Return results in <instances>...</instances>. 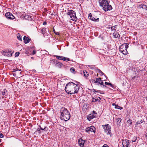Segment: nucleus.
Listing matches in <instances>:
<instances>
[{
	"label": "nucleus",
	"instance_id": "nucleus-15",
	"mask_svg": "<svg viewBox=\"0 0 147 147\" xmlns=\"http://www.w3.org/2000/svg\"><path fill=\"white\" fill-rule=\"evenodd\" d=\"M88 18L89 19H90L91 20L94 21L95 22H98L99 21V18H96L92 16V15L91 13H89L88 15Z\"/></svg>",
	"mask_w": 147,
	"mask_h": 147
},
{
	"label": "nucleus",
	"instance_id": "nucleus-5",
	"mask_svg": "<svg viewBox=\"0 0 147 147\" xmlns=\"http://www.w3.org/2000/svg\"><path fill=\"white\" fill-rule=\"evenodd\" d=\"M108 4L105 5L102 9L105 12L108 11H110L112 9V7L111 5H109V2H108Z\"/></svg>",
	"mask_w": 147,
	"mask_h": 147
},
{
	"label": "nucleus",
	"instance_id": "nucleus-21",
	"mask_svg": "<svg viewBox=\"0 0 147 147\" xmlns=\"http://www.w3.org/2000/svg\"><path fill=\"white\" fill-rule=\"evenodd\" d=\"M7 91L6 89H4L3 90V91H1V96H3L5 95L6 93H7Z\"/></svg>",
	"mask_w": 147,
	"mask_h": 147
},
{
	"label": "nucleus",
	"instance_id": "nucleus-31",
	"mask_svg": "<svg viewBox=\"0 0 147 147\" xmlns=\"http://www.w3.org/2000/svg\"><path fill=\"white\" fill-rule=\"evenodd\" d=\"M88 66L89 67H90V69H94L95 67V66L92 65H88Z\"/></svg>",
	"mask_w": 147,
	"mask_h": 147
},
{
	"label": "nucleus",
	"instance_id": "nucleus-43",
	"mask_svg": "<svg viewBox=\"0 0 147 147\" xmlns=\"http://www.w3.org/2000/svg\"><path fill=\"white\" fill-rule=\"evenodd\" d=\"M101 99L100 97H98L96 99L97 100H98L100 102V100Z\"/></svg>",
	"mask_w": 147,
	"mask_h": 147
},
{
	"label": "nucleus",
	"instance_id": "nucleus-51",
	"mask_svg": "<svg viewBox=\"0 0 147 147\" xmlns=\"http://www.w3.org/2000/svg\"><path fill=\"white\" fill-rule=\"evenodd\" d=\"M146 139H147V133H146Z\"/></svg>",
	"mask_w": 147,
	"mask_h": 147
},
{
	"label": "nucleus",
	"instance_id": "nucleus-32",
	"mask_svg": "<svg viewBox=\"0 0 147 147\" xmlns=\"http://www.w3.org/2000/svg\"><path fill=\"white\" fill-rule=\"evenodd\" d=\"M70 71L71 72H74V71H75V70L74 68L73 67H71L70 69Z\"/></svg>",
	"mask_w": 147,
	"mask_h": 147
},
{
	"label": "nucleus",
	"instance_id": "nucleus-27",
	"mask_svg": "<svg viewBox=\"0 0 147 147\" xmlns=\"http://www.w3.org/2000/svg\"><path fill=\"white\" fill-rule=\"evenodd\" d=\"M127 123L129 125H130L132 124V120L131 119H129L127 121Z\"/></svg>",
	"mask_w": 147,
	"mask_h": 147
},
{
	"label": "nucleus",
	"instance_id": "nucleus-6",
	"mask_svg": "<svg viewBox=\"0 0 147 147\" xmlns=\"http://www.w3.org/2000/svg\"><path fill=\"white\" fill-rule=\"evenodd\" d=\"M108 4L105 5L102 9L105 12L108 11H110L112 9V7L111 5H109V2H108Z\"/></svg>",
	"mask_w": 147,
	"mask_h": 147
},
{
	"label": "nucleus",
	"instance_id": "nucleus-39",
	"mask_svg": "<svg viewBox=\"0 0 147 147\" xmlns=\"http://www.w3.org/2000/svg\"><path fill=\"white\" fill-rule=\"evenodd\" d=\"M96 99L95 98H92V102H95L97 101Z\"/></svg>",
	"mask_w": 147,
	"mask_h": 147
},
{
	"label": "nucleus",
	"instance_id": "nucleus-50",
	"mask_svg": "<svg viewBox=\"0 0 147 147\" xmlns=\"http://www.w3.org/2000/svg\"><path fill=\"white\" fill-rule=\"evenodd\" d=\"M46 24H47V23L46 22H43V25H45Z\"/></svg>",
	"mask_w": 147,
	"mask_h": 147
},
{
	"label": "nucleus",
	"instance_id": "nucleus-2",
	"mask_svg": "<svg viewBox=\"0 0 147 147\" xmlns=\"http://www.w3.org/2000/svg\"><path fill=\"white\" fill-rule=\"evenodd\" d=\"M60 119L62 120L66 121L69 120L70 118L69 112L67 109L62 107L60 110Z\"/></svg>",
	"mask_w": 147,
	"mask_h": 147
},
{
	"label": "nucleus",
	"instance_id": "nucleus-3",
	"mask_svg": "<svg viewBox=\"0 0 147 147\" xmlns=\"http://www.w3.org/2000/svg\"><path fill=\"white\" fill-rule=\"evenodd\" d=\"M67 14L70 16L71 20L75 21H77V18L76 16V13L74 11L72 10H69L68 11Z\"/></svg>",
	"mask_w": 147,
	"mask_h": 147
},
{
	"label": "nucleus",
	"instance_id": "nucleus-54",
	"mask_svg": "<svg viewBox=\"0 0 147 147\" xmlns=\"http://www.w3.org/2000/svg\"><path fill=\"white\" fill-rule=\"evenodd\" d=\"M2 103H5V101H2Z\"/></svg>",
	"mask_w": 147,
	"mask_h": 147
},
{
	"label": "nucleus",
	"instance_id": "nucleus-37",
	"mask_svg": "<svg viewBox=\"0 0 147 147\" xmlns=\"http://www.w3.org/2000/svg\"><path fill=\"white\" fill-rule=\"evenodd\" d=\"M13 72H15V71H17L18 70H19L20 71V70H19L17 68L13 69Z\"/></svg>",
	"mask_w": 147,
	"mask_h": 147
},
{
	"label": "nucleus",
	"instance_id": "nucleus-29",
	"mask_svg": "<svg viewBox=\"0 0 147 147\" xmlns=\"http://www.w3.org/2000/svg\"><path fill=\"white\" fill-rule=\"evenodd\" d=\"M83 74L84 76L86 77L88 75V73L86 71H83Z\"/></svg>",
	"mask_w": 147,
	"mask_h": 147
},
{
	"label": "nucleus",
	"instance_id": "nucleus-47",
	"mask_svg": "<svg viewBox=\"0 0 147 147\" xmlns=\"http://www.w3.org/2000/svg\"><path fill=\"white\" fill-rule=\"evenodd\" d=\"M139 121L140 123H142L143 121L141 119V120H140V121Z\"/></svg>",
	"mask_w": 147,
	"mask_h": 147
},
{
	"label": "nucleus",
	"instance_id": "nucleus-9",
	"mask_svg": "<svg viewBox=\"0 0 147 147\" xmlns=\"http://www.w3.org/2000/svg\"><path fill=\"white\" fill-rule=\"evenodd\" d=\"M128 43H124L121 45L119 47V51H122V50H124L125 49H127L128 48Z\"/></svg>",
	"mask_w": 147,
	"mask_h": 147
},
{
	"label": "nucleus",
	"instance_id": "nucleus-42",
	"mask_svg": "<svg viewBox=\"0 0 147 147\" xmlns=\"http://www.w3.org/2000/svg\"><path fill=\"white\" fill-rule=\"evenodd\" d=\"M36 51L35 50H34L33 51L32 53V54L33 55H34L36 53Z\"/></svg>",
	"mask_w": 147,
	"mask_h": 147
},
{
	"label": "nucleus",
	"instance_id": "nucleus-13",
	"mask_svg": "<svg viewBox=\"0 0 147 147\" xmlns=\"http://www.w3.org/2000/svg\"><path fill=\"white\" fill-rule=\"evenodd\" d=\"M94 129H95V127L93 126H91L90 127H88L86 129V132H88L89 133L90 132H94L95 131Z\"/></svg>",
	"mask_w": 147,
	"mask_h": 147
},
{
	"label": "nucleus",
	"instance_id": "nucleus-11",
	"mask_svg": "<svg viewBox=\"0 0 147 147\" xmlns=\"http://www.w3.org/2000/svg\"><path fill=\"white\" fill-rule=\"evenodd\" d=\"M56 58L62 60H63L67 61L69 60V59L68 58L65 57L63 56H59L58 55L55 56Z\"/></svg>",
	"mask_w": 147,
	"mask_h": 147
},
{
	"label": "nucleus",
	"instance_id": "nucleus-24",
	"mask_svg": "<svg viewBox=\"0 0 147 147\" xmlns=\"http://www.w3.org/2000/svg\"><path fill=\"white\" fill-rule=\"evenodd\" d=\"M118 125L119 124L121 121V118H118L116 119Z\"/></svg>",
	"mask_w": 147,
	"mask_h": 147
},
{
	"label": "nucleus",
	"instance_id": "nucleus-16",
	"mask_svg": "<svg viewBox=\"0 0 147 147\" xmlns=\"http://www.w3.org/2000/svg\"><path fill=\"white\" fill-rule=\"evenodd\" d=\"M85 143V140H83L82 139L80 138L78 140L79 144L81 147H84V144Z\"/></svg>",
	"mask_w": 147,
	"mask_h": 147
},
{
	"label": "nucleus",
	"instance_id": "nucleus-44",
	"mask_svg": "<svg viewBox=\"0 0 147 147\" xmlns=\"http://www.w3.org/2000/svg\"><path fill=\"white\" fill-rule=\"evenodd\" d=\"M3 135L2 134H0V137L1 138H3Z\"/></svg>",
	"mask_w": 147,
	"mask_h": 147
},
{
	"label": "nucleus",
	"instance_id": "nucleus-25",
	"mask_svg": "<svg viewBox=\"0 0 147 147\" xmlns=\"http://www.w3.org/2000/svg\"><path fill=\"white\" fill-rule=\"evenodd\" d=\"M113 35L115 38H119V37H120L119 35L117 32L114 33Z\"/></svg>",
	"mask_w": 147,
	"mask_h": 147
},
{
	"label": "nucleus",
	"instance_id": "nucleus-18",
	"mask_svg": "<svg viewBox=\"0 0 147 147\" xmlns=\"http://www.w3.org/2000/svg\"><path fill=\"white\" fill-rule=\"evenodd\" d=\"M96 115H93V113H92L89 115L87 118L88 120L90 121L91 120V119H92L96 117Z\"/></svg>",
	"mask_w": 147,
	"mask_h": 147
},
{
	"label": "nucleus",
	"instance_id": "nucleus-45",
	"mask_svg": "<svg viewBox=\"0 0 147 147\" xmlns=\"http://www.w3.org/2000/svg\"><path fill=\"white\" fill-rule=\"evenodd\" d=\"M53 31H54V33H55L56 34L58 35H59V33L58 32H55V31L54 30Z\"/></svg>",
	"mask_w": 147,
	"mask_h": 147
},
{
	"label": "nucleus",
	"instance_id": "nucleus-34",
	"mask_svg": "<svg viewBox=\"0 0 147 147\" xmlns=\"http://www.w3.org/2000/svg\"><path fill=\"white\" fill-rule=\"evenodd\" d=\"M114 27V26H112L111 27V28L112 31L116 30L115 29V28Z\"/></svg>",
	"mask_w": 147,
	"mask_h": 147
},
{
	"label": "nucleus",
	"instance_id": "nucleus-41",
	"mask_svg": "<svg viewBox=\"0 0 147 147\" xmlns=\"http://www.w3.org/2000/svg\"><path fill=\"white\" fill-rule=\"evenodd\" d=\"M99 72L100 73H101L102 75H103L104 74L100 69H98Z\"/></svg>",
	"mask_w": 147,
	"mask_h": 147
},
{
	"label": "nucleus",
	"instance_id": "nucleus-26",
	"mask_svg": "<svg viewBox=\"0 0 147 147\" xmlns=\"http://www.w3.org/2000/svg\"><path fill=\"white\" fill-rule=\"evenodd\" d=\"M105 84L106 85H107L108 86H111V87L113 88L114 86L111 83H109V82H105Z\"/></svg>",
	"mask_w": 147,
	"mask_h": 147
},
{
	"label": "nucleus",
	"instance_id": "nucleus-33",
	"mask_svg": "<svg viewBox=\"0 0 147 147\" xmlns=\"http://www.w3.org/2000/svg\"><path fill=\"white\" fill-rule=\"evenodd\" d=\"M90 80V82H92L93 83H95V82H94L95 81V80H94L92 79H91Z\"/></svg>",
	"mask_w": 147,
	"mask_h": 147
},
{
	"label": "nucleus",
	"instance_id": "nucleus-22",
	"mask_svg": "<svg viewBox=\"0 0 147 147\" xmlns=\"http://www.w3.org/2000/svg\"><path fill=\"white\" fill-rule=\"evenodd\" d=\"M42 33L44 35L46 32V28H43L41 30Z\"/></svg>",
	"mask_w": 147,
	"mask_h": 147
},
{
	"label": "nucleus",
	"instance_id": "nucleus-36",
	"mask_svg": "<svg viewBox=\"0 0 147 147\" xmlns=\"http://www.w3.org/2000/svg\"><path fill=\"white\" fill-rule=\"evenodd\" d=\"M19 54L20 53L19 52H16V53L15 55V57H18L19 55Z\"/></svg>",
	"mask_w": 147,
	"mask_h": 147
},
{
	"label": "nucleus",
	"instance_id": "nucleus-1",
	"mask_svg": "<svg viewBox=\"0 0 147 147\" xmlns=\"http://www.w3.org/2000/svg\"><path fill=\"white\" fill-rule=\"evenodd\" d=\"M80 86L78 84H75L72 82H69L67 84L65 89L66 92L69 94L77 93L79 91Z\"/></svg>",
	"mask_w": 147,
	"mask_h": 147
},
{
	"label": "nucleus",
	"instance_id": "nucleus-14",
	"mask_svg": "<svg viewBox=\"0 0 147 147\" xmlns=\"http://www.w3.org/2000/svg\"><path fill=\"white\" fill-rule=\"evenodd\" d=\"M2 54L4 56L7 57H10L12 55L11 53L8 50L3 51L2 52Z\"/></svg>",
	"mask_w": 147,
	"mask_h": 147
},
{
	"label": "nucleus",
	"instance_id": "nucleus-38",
	"mask_svg": "<svg viewBox=\"0 0 147 147\" xmlns=\"http://www.w3.org/2000/svg\"><path fill=\"white\" fill-rule=\"evenodd\" d=\"M40 128L42 130H45L46 128V126L44 128H43V127H41V126H40Z\"/></svg>",
	"mask_w": 147,
	"mask_h": 147
},
{
	"label": "nucleus",
	"instance_id": "nucleus-7",
	"mask_svg": "<svg viewBox=\"0 0 147 147\" xmlns=\"http://www.w3.org/2000/svg\"><path fill=\"white\" fill-rule=\"evenodd\" d=\"M108 1L107 0H99V3L100 4V6H101L103 8L105 5L108 4Z\"/></svg>",
	"mask_w": 147,
	"mask_h": 147
},
{
	"label": "nucleus",
	"instance_id": "nucleus-19",
	"mask_svg": "<svg viewBox=\"0 0 147 147\" xmlns=\"http://www.w3.org/2000/svg\"><path fill=\"white\" fill-rule=\"evenodd\" d=\"M113 105H115V109L121 110L123 108L122 107L119 106L118 105H115L114 103L113 104Z\"/></svg>",
	"mask_w": 147,
	"mask_h": 147
},
{
	"label": "nucleus",
	"instance_id": "nucleus-49",
	"mask_svg": "<svg viewBox=\"0 0 147 147\" xmlns=\"http://www.w3.org/2000/svg\"><path fill=\"white\" fill-rule=\"evenodd\" d=\"M37 131H38V132L39 133V134H40V129H38L37 130Z\"/></svg>",
	"mask_w": 147,
	"mask_h": 147
},
{
	"label": "nucleus",
	"instance_id": "nucleus-23",
	"mask_svg": "<svg viewBox=\"0 0 147 147\" xmlns=\"http://www.w3.org/2000/svg\"><path fill=\"white\" fill-rule=\"evenodd\" d=\"M120 51L124 55H127L128 53V52L127 51V49L122 50V51Z\"/></svg>",
	"mask_w": 147,
	"mask_h": 147
},
{
	"label": "nucleus",
	"instance_id": "nucleus-46",
	"mask_svg": "<svg viewBox=\"0 0 147 147\" xmlns=\"http://www.w3.org/2000/svg\"><path fill=\"white\" fill-rule=\"evenodd\" d=\"M143 4H142L139 5V7L140 8H143Z\"/></svg>",
	"mask_w": 147,
	"mask_h": 147
},
{
	"label": "nucleus",
	"instance_id": "nucleus-53",
	"mask_svg": "<svg viewBox=\"0 0 147 147\" xmlns=\"http://www.w3.org/2000/svg\"><path fill=\"white\" fill-rule=\"evenodd\" d=\"M117 26V25H115V26H114L115 28H115L116 27V26Z\"/></svg>",
	"mask_w": 147,
	"mask_h": 147
},
{
	"label": "nucleus",
	"instance_id": "nucleus-52",
	"mask_svg": "<svg viewBox=\"0 0 147 147\" xmlns=\"http://www.w3.org/2000/svg\"><path fill=\"white\" fill-rule=\"evenodd\" d=\"M94 92H98L97 91H96V90H94Z\"/></svg>",
	"mask_w": 147,
	"mask_h": 147
},
{
	"label": "nucleus",
	"instance_id": "nucleus-20",
	"mask_svg": "<svg viewBox=\"0 0 147 147\" xmlns=\"http://www.w3.org/2000/svg\"><path fill=\"white\" fill-rule=\"evenodd\" d=\"M24 18L27 20H29L31 19V16L28 15H25L24 16Z\"/></svg>",
	"mask_w": 147,
	"mask_h": 147
},
{
	"label": "nucleus",
	"instance_id": "nucleus-55",
	"mask_svg": "<svg viewBox=\"0 0 147 147\" xmlns=\"http://www.w3.org/2000/svg\"><path fill=\"white\" fill-rule=\"evenodd\" d=\"M1 139H0V142H1Z\"/></svg>",
	"mask_w": 147,
	"mask_h": 147
},
{
	"label": "nucleus",
	"instance_id": "nucleus-40",
	"mask_svg": "<svg viewBox=\"0 0 147 147\" xmlns=\"http://www.w3.org/2000/svg\"><path fill=\"white\" fill-rule=\"evenodd\" d=\"M140 122H139V121H137L136 123V125H136V127L137 126V125L140 124Z\"/></svg>",
	"mask_w": 147,
	"mask_h": 147
},
{
	"label": "nucleus",
	"instance_id": "nucleus-28",
	"mask_svg": "<svg viewBox=\"0 0 147 147\" xmlns=\"http://www.w3.org/2000/svg\"><path fill=\"white\" fill-rule=\"evenodd\" d=\"M17 37L19 40H22V36L19 33H18L17 34Z\"/></svg>",
	"mask_w": 147,
	"mask_h": 147
},
{
	"label": "nucleus",
	"instance_id": "nucleus-30",
	"mask_svg": "<svg viewBox=\"0 0 147 147\" xmlns=\"http://www.w3.org/2000/svg\"><path fill=\"white\" fill-rule=\"evenodd\" d=\"M137 136H135L133 139H132L131 140V141L132 142H136V140H137Z\"/></svg>",
	"mask_w": 147,
	"mask_h": 147
},
{
	"label": "nucleus",
	"instance_id": "nucleus-8",
	"mask_svg": "<svg viewBox=\"0 0 147 147\" xmlns=\"http://www.w3.org/2000/svg\"><path fill=\"white\" fill-rule=\"evenodd\" d=\"M6 18L9 19L13 20L15 18L14 16L10 12H8L5 14Z\"/></svg>",
	"mask_w": 147,
	"mask_h": 147
},
{
	"label": "nucleus",
	"instance_id": "nucleus-17",
	"mask_svg": "<svg viewBox=\"0 0 147 147\" xmlns=\"http://www.w3.org/2000/svg\"><path fill=\"white\" fill-rule=\"evenodd\" d=\"M23 40L24 41V43L25 44H27L29 42L31 39L28 37H26L25 36L23 38Z\"/></svg>",
	"mask_w": 147,
	"mask_h": 147
},
{
	"label": "nucleus",
	"instance_id": "nucleus-10",
	"mask_svg": "<svg viewBox=\"0 0 147 147\" xmlns=\"http://www.w3.org/2000/svg\"><path fill=\"white\" fill-rule=\"evenodd\" d=\"M95 83H98V84H100L101 85H103V86L105 87H106V86L105 85H104L103 84V81L101 80V79L100 78H97L95 79Z\"/></svg>",
	"mask_w": 147,
	"mask_h": 147
},
{
	"label": "nucleus",
	"instance_id": "nucleus-12",
	"mask_svg": "<svg viewBox=\"0 0 147 147\" xmlns=\"http://www.w3.org/2000/svg\"><path fill=\"white\" fill-rule=\"evenodd\" d=\"M122 143L123 147H128V146L130 145L129 140L122 141Z\"/></svg>",
	"mask_w": 147,
	"mask_h": 147
},
{
	"label": "nucleus",
	"instance_id": "nucleus-35",
	"mask_svg": "<svg viewBox=\"0 0 147 147\" xmlns=\"http://www.w3.org/2000/svg\"><path fill=\"white\" fill-rule=\"evenodd\" d=\"M143 9H144L146 10H147V6L146 5H143Z\"/></svg>",
	"mask_w": 147,
	"mask_h": 147
},
{
	"label": "nucleus",
	"instance_id": "nucleus-4",
	"mask_svg": "<svg viewBox=\"0 0 147 147\" xmlns=\"http://www.w3.org/2000/svg\"><path fill=\"white\" fill-rule=\"evenodd\" d=\"M102 126L107 134H110L111 131L110 126L108 124H107L105 125H103Z\"/></svg>",
	"mask_w": 147,
	"mask_h": 147
},
{
	"label": "nucleus",
	"instance_id": "nucleus-48",
	"mask_svg": "<svg viewBox=\"0 0 147 147\" xmlns=\"http://www.w3.org/2000/svg\"><path fill=\"white\" fill-rule=\"evenodd\" d=\"M93 115H94V114H95L96 115L97 114V113H96V112L95 111H93Z\"/></svg>",
	"mask_w": 147,
	"mask_h": 147
}]
</instances>
